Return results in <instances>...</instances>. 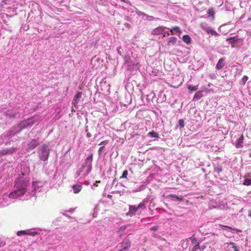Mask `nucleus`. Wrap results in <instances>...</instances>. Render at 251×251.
Listing matches in <instances>:
<instances>
[{
  "instance_id": "obj_1",
  "label": "nucleus",
  "mask_w": 251,
  "mask_h": 251,
  "mask_svg": "<svg viewBox=\"0 0 251 251\" xmlns=\"http://www.w3.org/2000/svg\"><path fill=\"white\" fill-rule=\"evenodd\" d=\"M145 208V205L142 202H141L138 206L130 205L129 206V211L126 213V215L130 217H132L136 214L139 215Z\"/></svg>"
},
{
  "instance_id": "obj_2",
  "label": "nucleus",
  "mask_w": 251,
  "mask_h": 251,
  "mask_svg": "<svg viewBox=\"0 0 251 251\" xmlns=\"http://www.w3.org/2000/svg\"><path fill=\"white\" fill-rule=\"evenodd\" d=\"M19 183H17V189L9 194V198L11 199H16L23 196L26 192V189H24L23 187L19 185Z\"/></svg>"
},
{
  "instance_id": "obj_3",
  "label": "nucleus",
  "mask_w": 251,
  "mask_h": 251,
  "mask_svg": "<svg viewBox=\"0 0 251 251\" xmlns=\"http://www.w3.org/2000/svg\"><path fill=\"white\" fill-rule=\"evenodd\" d=\"M200 27L207 33L210 34L212 35L218 36L219 34L214 30L209 27L208 24L206 23H201L200 24Z\"/></svg>"
},
{
  "instance_id": "obj_4",
  "label": "nucleus",
  "mask_w": 251,
  "mask_h": 251,
  "mask_svg": "<svg viewBox=\"0 0 251 251\" xmlns=\"http://www.w3.org/2000/svg\"><path fill=\"white\" fill-rule=\"evenodd\" d=\"M130 241L128 238H125L121 243V249L118 251H127L130 247Z\"/></svg>"
},
{
  "instance_id": "obj_5",
  "label": "nucleus",
  "mask_w": 251,
  "mask_h": 251,
  "mask_svg": "<svg viewBox=\"0 0 251 251\" xmlns=\"http://www.w3.org/2000/svg\"><path fill=\"white\" fill-rule=\"evenodd\" d=\"M82 96V93L78 92H77L74 97V98L73 100L72 104L75 107H76L78 100L81 98Z\"/></svg>"
},
{
  "instance_id": "obj_6",
  "label": "nucleus",
  "mask_w": 251,
  "mask_h": 251,
  "mask_svg": "<svg viewBox=\"0 0 251 251\" xmlns=\"http://www.w3.org/2000/svg\"><path fill=\"white\" fill-rule=\"evenodd\" d=\"M225 59L224 58L220 59L216 64V69L218 70H222L225 66Z\"/></svg>"
},
{
  "instance_id": "obj_7",
  "label": "nucleus",
  "mask_w": 251,
  "mask_h": 251,
  "mask_svg": "<svg viewBox=\"0 0 251 251\" xmlns=\"http://www.w3.org/2000/svg\"><path fill=\"white\" fill-rule=\"evenodd\" d=\"M165 27L159 26L154 29L152 31V34L158 35L162 33L165 30Z\"/></svg>"
},
{
  "instance_id": "obj_8",
  "label": "nucleus",
  "mask_w": 251,
  "mask_h": 251,
  "mask_svg": "<svg viewBox=\"0 0 251 251\" xmlns=\"http://www.w3.org/2000/svg\"><path fill=\"white\" fill-rule=\"evenodd\" d=\"M244 139V137L243 134L239 138L235 143V147L237 148H241L243 147V143Z\"/></svg>"
},
{
  "instance_id": "obj_9",
  "label": "nucleus",
  "mask_w": 251,
  "mask_h": 251,
  "mask_svg": "<svg viewBox=\"0 0 251 251\" xmlns=\"http://www.w3.org/2000/svg\"><path fill=\"white\" fill-rule=\"evenodd\" d=\"M38 145V142L36 140L33 139L28 144V149L30 150H32L34 149L36 147H37Z\"/></svg>"
},
{
  "instance_id": "obj_10",
  "label": "nucleus",
  "mask_w": 251,
  "mask_h": 251,
  "mask_svg": "<svg viewBox=\"0 0 251 251\" xmlns=\"http://www.w3.org/2000/svg\"><path fill=\"white\" fill-rule=\"evenodd\" d=\"M19 183V185L21 186L22 187H23L24 189H26V187L27 186V183L26 182L23 180H22L20 178H18L15 181V185L16 186V187L17 188V183Z\"/></svg>"
},
{
  "instance_id": "obj_11",
  "label": "nucleus",
  "mask_w": 251,
  "mask_h": 251,
  "mask_svg": "<svg viewBox=\"0 0 251 251\" xmlns=\"http://www.w3.org/2000/svg\"><path fill=\"white\" fill-rule=\"evenodd\" d=\"M208 17H211L212 20L215 19V12L213 7H211L207 11Z\"/></svg>"
},
{
  "instance_id": "obj_12",
  "label": "nucleus",
  "mask_w": 251,
  "mask_h": 251,
  "mask_svg": "<svg viewBox=\"0 0 251 251\" xmlns=\"http://www.w3.org/2000/svg\"><path fill=\"white\" fill-rule=\"evenodd\" d=\"M75 194H77L81 191L82 187L80 185L75 184L72 186Z\"/></svg>"
},
{
  "instance_id": "obj_13",
  "label": "nucleus",
  "mask_w": 251,
  "mask_h": 251,
  "mask_svg": "<svg viewBox=\"0 0 251 251\" xmlns=\"http://www.w3.org/2000/svg\"><path fill=\"white\" fill-rule=\"evenodd\" d=\"M177 41V38L175 37H171L168 39V45H174Z\"/></svg>"
},
{
  "instance_id": "obj_14",
  "label": "nucleus",
  "mask_w": 251,
  "mask_h": 251,
  "mask_svg": "<svg viewBox=\"0 0 251 251\" xmlns=\"http://www.w3.org/2000/svg\"><path fill=\"white\" fill-rule=\"evenodd\" d=\"M171 34L174 35L175 33H178L179 34L181 33V31L179 27L176 26L172 27L170 30Z\"/></svg>"
},
{
  "instance_id": "obj_15",
  "label": "nucleus",
  "mask_w": 251,
  "mask_h": 251,
  "mask_svg": "<svg viewBox=\"0 0 251 251\" xmlns=\"http://www.w3.org/2000/svg\"><path fill=\"white\" fill-rule=\"evenodd\" d=\"M126 228V226H122L119 228L117 231V233L120 237H121L124 234Z\"/></svg>"
},
{
  "instance_id": "obj_16",
  "label": "nucleus",
  "mask_w": 251,
  "mask_h": 251,
  "mask_svg": "<svg viewBox=\"0 0 251 251\" xmlns=\"http://www.w3.org/2000/svg\"><path fill=\"white\" fill-rule=\"evenodd\" d=\"M17 113L16 112H12L11 110H8L6 113H5L6 116L9 118H14L16 117Z\"/></svg>"
},
{
  "instance_id": "obj_17",
  "label": "nucleus",
  "mask_w": 251,
  "mask_h": 251,
  "mask_svg": "<svg viewBox=\"0 0 251 251\" xmlns=\"http://www.w3.org/2000/svg\"><path fill=\"white\" fill-rule=\"evenodd\" d=\"M203 97L202 92L201 91H198L194 95L193 99L194 100H199Z\"/></svg>"
},
{
  "instance_id": "obj_18",
  "label": "nucleus",
  "mask_w": 251,
  "mask_h": 251,
  "mask_svg": "<svg viewBox=\"0 0 251 251\" xmlns=\"http://www.w3.org/2000/svg\"><path fill=\"white\" fill-rule=\"evenodd\" d=\"M182 40L187 44L190 43L191 41V38L188 35H185L183 36Z\"/></svg>"
},
{
  "instance_id": "obj_19",
  "label": "nucleus",
  "mask_w": 251,
  "mask_h": 251,
  "mask_svg": "<svg viewBox=\"0 0 251 251\" xmlns=\"http://www.w3.org/2000/svg\"><path fill=\"white\" fill-rule=\"evenodd\" d=\"M187 88L191 92L196 91L198 89V85L193 86L192 85H188Z\"/></svg>"
},
{
  "instance_id": "obj_20",
  "label": "nucleus",
  "mask_w": 251,
  "mask_h": 251,
  "mask_svg": "<svg viewBox=\"0 0 251 251\" xmlns=\"http://www.w3.org/2000/svg\"><path fill=\"white\" fill-rule=\"evenodd\" d=\"M148 135L150 136L151 137H153V138H159V134L157 133H156L155 131H152L148 133Z\"/></svg>"
},
{
  "instance_id": "obj_21",
  "label": "nucleus",
  "mask_w": 251,
  "mask_h": 251,
  "mask_svg": "<svg viewBox=\"0 0 251 251\" xmlns=\"http://www.w3.org/2000/svg\"><path fill=\"white\" fill-rule=\"evenodd\" d=\"M28 234H29V232H28L27 230H20L18 231L17 234L18 236H22L28 235Z\"/></svg>"
},
{
  "instance_id": "obj_22",
  "label": "nucleus",
  "mask_w": 251,
  "mask_h": 251,
  "mask_svg": "<svg viewBox=\"0 0 251 251\" xmlns=\"http://www.w3.org/2000/svg\"><path fill=\"white\" fill-rule=\"evenodd\" d=\"M244 185L249 186L251 185V178L250 179L246 178L243 182Z\"/></svg>"
},
{
  "instance_id": "obj_23",
  "label": "nucleus",
  "mask_w": 251,
  "mask_h": 251,
  "mask_svg": "<svg viewBox=\"0 0 251 251\" xmlns=\"http://www.w3.org/2000/svg\"><path fill=\"white\" fill-rule=\"evenodd\" d=\"M220 226H221V227H226V228H229V229H232L233 230H235L236 231V232H241L242 231L240 229H235V228H232L230 226H224V225H219Z\"/></svg>"
},
{
  "instance_id": "obj_24",
  "label": "nucleus",
  "mask_w": 251,
  "mask_h": 251,
  "mask_svg": "<svg viewBox=\"0 0 251 251\" xmlns=\"http://www.w3.org/2000/svg\"><path fill=\"white\" fill-rule=\"evenodd\" d=\"M169 197L170 198H175L176 200H177L178 201H182L183 200L182 198L179 197L177 196L176 195H174V194L169 195Z\"/></svg>"
},
{
  "instance_id": "obj_25",
  "label": "nucleus",
  "mask_w": 251,
  "mask_h": 251,
  "mask_svg": "<svg viewBox=\"0 0 251 251\" xmlns=\"http://www.w3.org/2000/svg\"><path fill=\"white\" fill-rule=\"evenodd\" d=\"M127 175H128V172H127V170H125L123 172L122 176L120 177V178H126Z\"/></svg>"
},
{
  "instance_id": "obj_26",
  "label": "nucleus",
  "mask_w": 251,
  "mask_h": 251,
  "mask_svg": "<svg viewBox=\"0 0 251 251\" xmlns=\"http://www.w3.org/2000/svg\"><path fill=\"white\" fill-rule=\"evenodd\" d=\"M229 244L232 246V248L234 249L235 251H240L238 248L235 245L234 243L230 242L229 243Z\"/></svg>"
},
{
  "instance_id": "obj_27",
  "label": "nucleus",
  "mask_w": 251,
  "mask_h": 251,
  "mask_svg": "<svg viewBox=\"0 0 251 251\" xmlns=\"http://www.w3.org/2000/svg\"><path fill=\"white\" fill-rule=\"evenodd\" d=\"M248 77L247 75H244L242 77V80H241L242 84L243 85H244L246 83V81L248 80Z\"/></svg>"
},
{
  "instance_id": "obj_28",
  "label": "nucleus",
  "mask_w": 251,
  "mask_h": 251,
  "mask_svg": "<svg viewBox=\"0 0 251 251\" xmlns=\"http://www.w3.org/2000/svg\"><path fill=\"white\" fill-rule=\"evenodd\" d=\"M129 58H126V63L127 64V66L128 67H132L133 66V65L131 64V63L129 61Z\"/></svg>"
},
{
  "instance_id": "obj_29",
  "label": "nucleus",
  "mask_w": 251,
  "mask_h": 251,
  "mask_svg": "<svg viewBox=\"0 0 251 251\" xmlns=\"http://www.w3.org/2000/svg\"><path fill=\"white\" fill-rule=\"evenodd\" d=\"M178 123L181 128H183L184 127V122L183 120H179L178 121Z\"/></svg>"
},
{
  "instance_id": "obj_30",
  "label": "nucleus",
  "mask_w": 251,
  "mask_h": 251,
  "mask_svg": "<svg viewBox=\"0 0 251 251\" xmlns=\"http://www.w3.org/2000/svg\"><path fill=\"white\" fill-rule=\"evenodd\" d=\"M86 161L90 162V163H91L92 160H93V155H91L86 158Z\"/></svg>"
},
{
  "instance_id": "obj_31",
  "label": "nucleus",
  "mask_w": 251,
  "mask_h": 251,
  "mask_svg": "<svg viewBox=\"0 0 251 251\" xmlns=\"http://www.w3.org/2000/svg\"><path fill=\"white\" fill-rule=\"evenodd\" d=\"M199 248V243H197V244L194 247L192 251H196Z\"/></svg>"
},
{
  "instance_id": "obj_32",
  "label": "nucleus",
  "mask_w": 251,
  "mask_h": 251,
  "mask_svg": "<svg viewBox=\"0 0 251 251\" xmlns=\"http://www.w3.org/2000/svg\"><path fill=\"white\" fill-rule=\"evenodd\" d=\"M108 142H109L108 140H104V141L101 142L99 145H106L108 143Z\"/></svg>"
},
{
  "instance_id": "obj_33",
  "label": "nucleus",
  "mask_w": 251,
  "mask_h": 251,
  "mask_svg": "<svg viewBox=\"0 0 251 251\" xmlns=\"http://www.w3.org/2000/svg\"><path fill=\"white\" fill-rule=\"evenodd\" d=\"M158 229V226H154L151 227V230H153V231L157 230Z\"/></svg>"
},
{
  "instance_id": "obj_34",
  "label": "nucleus",
  "mask_w": 251,
  "mask_h": 251,
  "mask_svg": "<svg viewBox=\"0 0 251 251\" xmlns=\"http://www.w3.org/2000/svg\"><path fill=\"white\" fill-rule=\"evenodd\" d=\"M36 234H37V233L35 232H29V234H28V235H30L33 236H35Z\"/></svg>"
},
{
  "instance_id": "obj_35",
  "label": "nucleus",
  "mask_w": 251,
  "mask_h": 251,
  "mask_svg": "<svg viewBox=\"0 0 251 251\" xmlns=\"http://www.w3.org/2000/svg\"><path fill=\"white\" fill-rule=\"evenodd\" d=\"M104 146H101L100 147L99 149V153H101V152L103 151V149H104Z\"/></svg>"
},
{
  "instance_id": "obj_36",
  "label": "nucleus",
  "mask_w": 251,
  "mask_h": 251,
  "mask_svg": "<svg viewBox=\"0 0 251 251\" xmlns=\"http://www.w3.org/2000/svg\"><path fill=\"white\" fill-rule=\"evenodd\" d=\"M100 180H97L96 181V182L94 184V186H96V187H97L98 186V183H100Z\"/></svg>"
},
{
  "instance_id": "obj_37",
  "label": "nucleus",
  "mask_w": 251,
  "mask_h": 251,
  "mask_svg": "<svg viewBox=\"0 0 251 251\" xmlns=\"http://www.w3.org/2000/svg\"><path fill=\"white\" fill-rule=\"evenodd\" d=\"M87 136L88 137H89V138H90V137H91L92 136V135H91V134L90 133H89V132H87Z\"/></svg>"
},
{
  "instance_id": "obj_38",
  "label": "nucleus",
  "mask_w": 251,
  "mask_h": 251,
  "mask_svg": "<svg viewBox=\"0 0 251 251\" xmlns=\"http://www.w3.org/2000/svg\"><path fill=\"white\" fill-rule=\"evenodd\" d=\"M249 216L251 217V211H250L249 213Z\"/></svg>"
},
{
  "instance_id": "obj_39",
  "label": "nucleus",
  "mask_w": 251,
  "mask_h": 251,
  "mask_svg": "<svg viewBox=\"0 0 251 251\" xmlns=\"http://www.w3.org/2000/svg\"><path fill=\"white\" fill-rule=\"evenodd\" d=\"M91 170V166H90L88 173H89L90 171Z\"/></svg>"
},
{
  "instance_id": "obj_40",
  "label": "nucleus",
  "mask_w": 251,
  "mask_h": 251,
  "mask_svg": "<svg viewBox=\"0 0 251 251\" xmlns=\"http://www.w3.org/2000/svg\"><path fill=\"white\" fill-rule=\"evenodd\" d=\"M219 171H220V172H222V169H219Z\"/></svg>"
},
{
  "instance_id": "obj_41",
  "label": "nucleus",
  "mask_w": 251,
  "mask_h": 251,
  "mask_svg": "<svg viewBox=\"0 0 251 251\" xmlns=\"http://www.w3.org/2000/svg\"><path fill=\"white\" fill-rule=\"evenodd\" d=\"M166 34H167L168 35H170V34H169V32H167V33H166Z\"/></svg>"
},
{
  "instance_id": "obj_42",
  "label": "nucleus",
  "mask_w": 251,
  "mask_h": 251,
  "mask_svg": "<svg viewBox=\"0 0 251 251\" xmlns=\"http://www.w3.org/2000/svg\"><path fill=\"white\" fill-rule=\"evenodd\" d=\"M185 242H183L182 243V246H183V245L184 244Z\"/></svg>"
},
{
  "instance_id": "obj_43",
  "label": "nucleus",
  "mask_w": 251,
  "mask_h": 251,
  "mask_svg": "<svg viewBox=\"0 0 251 251\" xmlns=\"http://www.w3.org/2000/svg\"><path fill=\"white\" fill-rule=\"evenodd\" d=\"M186 246L187 245V242L185 243Z\"/></svg>"
}]
</instances>
